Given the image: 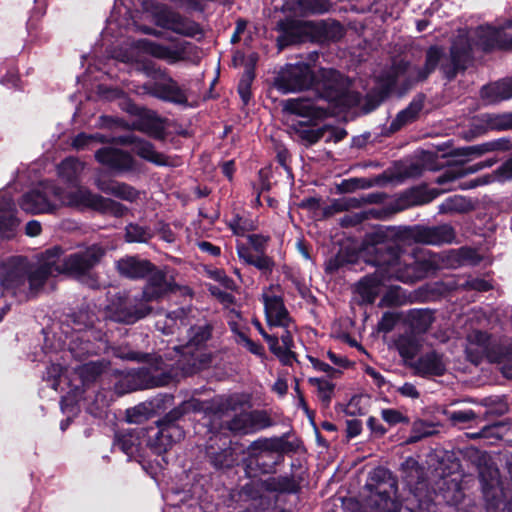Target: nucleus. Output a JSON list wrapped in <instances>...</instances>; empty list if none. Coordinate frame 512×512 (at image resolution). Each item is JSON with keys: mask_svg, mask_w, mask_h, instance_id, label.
<instances>
[{"mask_svg": "<svg viewBox=\"0 0 512 512\" xmlns=\"http://www.w3.org/2000/svg\"><path fill=\"white\" fill-rule=\"evenodd\" d=\"M94 140H96L98 142H105L106 141L105 138L102 135H99V134H96V135H86V134L82 133V134L77 135L74 138V140L72 142V145L76 149H83L86 146H88L90 142H92Z\"/></svg>", "mask_w": 512, "mask_h": 512, "instance_id": "nucleus-53", "label": "nucleus"}, {"mask_svg": "<svg viewBox=\"0 0 512 512\" xmlns=\"http://www.w3.org/2000/svg\"><path fill=\"white\" fill-rule=\"evenodd\" d=\"M121 143L131 144L132 150L135 154H137L142 159L149 161L155 165L166 166L169 164L166 156L162 153L157 152L154 146L144 139H140L135 136H128L122 138Z\"/></svg>", "mask_w": 512, "mask_h": 512, "instance_id": "nucleus-24", "label": "nucleus"}, {"mask_svg": "<svg viewBox=\"0 0 512 512\" xmlns=\"http://www.w3.org/2000/svg\"><path fill=\"white\" fill-rule=\"evenodd\" d=\"M486 123L492 130H507L512 128V112L486 115Z\"/></svg>", "mask_w": 512, "mask_h": 512, "instance_id": "nucleus-42", "label": "nucleus"}, {"mask_svg": "<svg viewBox=\"0 0 512 512\" xmlns=\"http://www.w3.org/2000/svg\"><path fill=\"white\" fill-rule=\"evenodd\" d=\"M238 257L248 265H252L255 256L251 249L243 243H238L236 246Z\"/></svg>", "mask_w": 512, "mask_h": 512, "instance_id": "nucleus-60", "label": "nucleus"}, {"mask_svg": "<svg viewBox=\"0 0 512 512\" xmlns=\"http://www.w3.org/2000/svg\"><path fill=\"white\" fill-rule=\"evenodd\" d=\"M237 344L244 346L249 352L257 356L264 355V347L252 341L245 333H239V339H236Z\"/></svg>", "mask_w": 512, "mask_h": 512, "instance_id": "nucleus-49", "label": "nucleus"}, {"mask_svg": "<svg viewBox=\"0 0 512 512\" xmlns=\"http://www.w3.org/2000/svg\"><path fill=\"white\" fill-rule=\"evenodd\" d=\"M116 183V180L109 178L102 173H99L94 180L95 186L105 194H112Z\"/></svg>", "mask_w": 512, "mask_h": 512, "instance_id": "nucleus-52", "label": "nucleus"}, {"mask_svg": "<svg viewBox=\"0 0 512 512\" xmlns=\"http://www.w3.org/2000/svg\"><path fill=\"white\" fill-rule=\"evenodd\" d=\"M263 337L268 343L269 349L273 354L276 355L281 349H283V346L279 344L278 336L263 333Z\"/></svg>", "mask_w": 512, "mask_h": 512, "instance_id": "nucleus-63", "label": "nucleus"}, {"mask_svg": "<svg viewBox=\"0 0 512 512\" xmlns=\"http://www.w3.org/2000/svg\"><path fill=\"white\" fill-rule=\"evenodd\" d=\"M111 195L118 197L122 200L132 202L137 199L138 192L132 186H130L126 183L117 181Z\"/></svg>", "mask_w": 512, "mask_h": 512, "instance_id": "nucleus-46", "label": "nucleus"}, {"mask_svg": "<svg viewBox=\"0 0 512 512\" xmlns=\"http://www.w3.org/2000/svg\"><path fill=\"white\" fill-rule=\"evenodd\" d=\"M77 327L67 343L72 356L78 359L91 354H100L109 349L106 334L92 327L93 320L87 314L80 312L73 320Z\"/></svg>", "mask_w": 512, "mask_h": 512, "instance_id": "nucleus-6", "label": "nucleus"}, {"mask_svg": "<svg viewBox=\"0 0 512 512\" xmlns=\"http://www.w3.org/2000/svg\"><path fill=\"white\" fill-rule=\"evenodd\" d=\"M60 254L61 248L54 247L47 250L36 265L28 264L27 282L31 291L40 289L48 277L60 274Z\"/></svg>", "mask_w": 512, "mask_h": 512, "instance_id": "nucleus-14", "label": "nucleus"}, {"mask_svg": "<svg viewBox=\"0 0 512 512\" xmlns=\"http://www.w3.org/2000/svg\"><path fill=\"white\" fill-rule=\"evenodd\" d=\"M498 178L500 180H509L512 179V158L503 163L496 171Z\"/></svg>", "mask_w": 512, "mask_h": 512, "instance_id": "nucleus-61", "label": "nucleus"}, {"mask_svg": "<svg viewBox=\"0 0 512 512\" xmlns=\"http://www.w3.org/2000/svg\"><path fill=\"white\" fill-rule=\"evenodd\" d=\"M146 73L153 77L152 82L142 86L143 92L163 101L185 104L187 103L186 91L168 74L161 70L145 68Z\"/></svg>", "mask_w": 512, "mask_h": 512, "instance_id": "nucleus-11", "label": "nucleus"}, {"mask_svg": "<svg viewBox=\"0 0 512 512\" xmlns=\"http://www.w3.org/2000/svg\"><path fill=\"white\" fill-rule=\"evenodd\" d=\"M84 169V163L74 157L64 159L57 167L59 178L69 184H76Z\"/></svg>", "mask_w": 512, "mask_h": 512, "instance_id": "nucleus-29", "label": "nucleus"}, {"mask_svg": "<svg viewBox=\"0 0 512 512\" xmlns=\"http://www.w3.org/2000/svg\"><path fill=\"white\" fill-rule=\"evenodd\" d=\"M397 391L404 397L417 399L420 396L419 391L412 383H404L397 388Z\"/></svg>", "mask_w": 512, "mask_h": 512, "instance_id": "nucleus-62", "label": "nucleus"}, {"mask_svg": "<svg viewBox=\"0 0 512 512\" xmlns=\"http://www.w3.org/2000/svg\"><path fill=\"white\" fill-rule=\"evenodd\" d=\"M445 415L453 424L468 423L476 418L475 412L471 409L453 411L448 410L445 411Z\"/></svg>", "mask_w": 512, "mask_h": 512, "instance_id": "nucleus-48", "label": "nucleus"}, {"mask_svg": "<svg viewBox=\"0 0 512 512\" xmlns=\"http://www.w3.org/2000/svg\"><path fill=\"white\" fill-rule=\"evenodd\" d=\"M147 276V283L140 294L144 301L149 303L162 298L170 290V284L167 282L165 274L154 265L153 271Z\"/></svg>", "mask_w": 512, "mask_h": 512, "instance_id": "nucleus-25", "label": "nucleus"}, {"mask_svg": "<svg viewBox=\"0 0 512 512\" xmlns=\"http://www.w3.org/2000/svg\"><path fill=\"white\" fill-rule=\"evenodd\" d=\"M361 397H353L346 406V413L349 415L364 414V411L359 407Z\"/></svg>", "mask_w": 512, "mask_h": 512, "instance_id": "nucleus-64", "label": "nucleus"}, {"mask_svg": "<svg viewBox=\"0 0 512 512\" xmlns=\"http://www.w3.org/2000/svg\"><path fill=\"white\" fill-rule=\"evenodd\" d=\"M125 236L128 242H146L151 238L152 234L146 227L137 224H129L126 227Z\"/></svg>", "mask_w": 512, "mask_h": 512, "instance_id": "nucleus-43", "label": "nucleus"}, {"mask_svg": "<svg viewBox=\"0 0 512 512\" xmlns=\"http://www.w3.org/2000/svg\"><path fill=\"white\" fill-rule=\"evenodd\" d=\"M232 398L216 397L207 401L189 399L165 415L157 428L148 430L147 445L155 454L165 453L175 442L184 437V431L174 422L189 412H203L206 415L222 416L232 409Z\"/></svg>", "mask_w": 512, "mask_h": 512, "instance_id": "nucleus-5", "label": "nucleus"}, {"mask_svg": "<svg viewBox=\"0 0 512 512\" xmlns=\"http://www.w3.org/2000/svg\"><path fill=\"white\" fill-rule=\"evenodd\" d=\"M268 240V237L259 234H252L248 236L249 244L257 252V254L264 253Z\"/></svg>", "mask_w": 512, "mask_h": 512, "instance_id": "nucleus-57", "label": "nucleus"}, {"mask_svg": "<svg viewBox=\"0 0 512 512\" xmlns=\"http://www.w3.org/2000/svg\"><path fill=\"white\" fill-rule=\"evenodd\" d=\"M470 347L476 345L475 352L486 355L490 362L498 363L502 373L507 378H512V344L508 346H494L490 344V337L482 331H473L468 336Z\"/></svg>", "mask_w": 512, "mask_h": 512, "instance_id": "nucleus-12", "label": "nucleus"}, {"mask_svg": "<svg viewBox=\"0 0 512 512\" xmlns=\"http://www.w3.org/2000/svg\"><path fill=\"white\" fill-rule=\"evenodd\" d=\"M109 316L116 322L133 324L136 321L148 316L152 308L141 294L129 295L118 294L108 307Z\"/></svg>", "mask_w": 512, "mask_h": 512, "instance_id": "nucleus-10", "label": "nucleus"}, {"mask_svg": "<svg viewBox=\"0 0 512 512\" xmlns=\"http://www.w3.org/2000/svg\"><path fill=\"white\" fill-rule=\"evenodd\" d=\"M488 30H501L500 27L479 26L473 31V44L470 37L466 33H460L452 43L450 54L445 56L444 49L439 46H431L426 52V59L423 66L411 65L408 62L400 61L393 65L392 82L396 83L404 78L408 84L426 80L429 75L435 71L438 65L444 76L449 80L456 77L459 72H463L467 68L470 60V52L472 46H480L483 50L497 48L484 43L485 40L491 38Z\"/></svg>", "mask_w": 512, "mask_h": 512, "instance_id": "nucleus-1", "label": "nucleus"}, {"mask_svg": "<svg viewBox=\"0 0 512 512\" xmlns=\"http://www.w3.org/2000/svg\"><path fill=\"white\" fill-rule=\"evenodd\" d=\"M18 224L15 205L11 197L2 196L0 199V235L5 238L12 237Z\"/></svg>", "mask_w": 512, "mask_h": 512, "instance_id": "nucleus-27", "label": "nucleus"}, {"mask_svg": "<svg viewBox=\"0 0 512 512\" xmlns=\"http://www.w3.org/2000/svg\"><path fill=\"white\" fill-rule=\"evenodd\" d=\"M387 475L388 472L382 468L375 469L370 474V482L366 484L371 492L369 505L375 507L377 512H399L401 505L393 497L396 492L395 483H385Z\"/></svg>", "mask_w": 512, "mask_h": 512, "instance_id": "nucleus-9", "label": "nucleus"}, {"mask_svg": "<svg viewBox=\"0 0 512 512\" xmlns=\"http://www.w3.org/2000/svg\"><path fill=\"white\" fill-rule=\"evenodd\" d=\"M382 419L389 425H396L398 423H408V418L396 409H383L381 411Z\"/></svg>", "mask_w": 512, "mask_h": 512, "instance_id": "nucleus-51", "label": "nucleus"}, {"mask_svg": "<svg viewBox=\"0 0 512 512\" xmlns=\"http://www.w3.org/2000/svg\"><path fill=\"white\" fill-rule=\"evenodd\" d=\"M266 320L269 326L288 328L291 322L289 313L283 303L278 286H270L262 293Z\"/></svg>", "mask_w": 512, "mask_h": 512, "instance_id": "nucleus-16", "label": "nucleus"}, {"mask_svg": "<svg viewBox=\"0 0 512 512\" xmlns=\"http://www.w3.org/2000/svg\"><path fill=\"white\" fill-rule=\"evenodd\" d=\"M395 345L400 356L405 360L413 359L422 346L420 340L412 334L399 336Z\"/></svg>", "mask_w": 512, "mask_h": 512, "instance_id": "nucleus-32", "label": "nucleus"}, {"mask_svg": "<svg viewBox=\"0 0 512 512\" xmlns=\"http://www.w3.org/2000/svg\"><path fill=\"white\" fill-rule=\"evenodd\" d=\"M324 33L328 39L337 41L344 34L343 26L339 22L327 23L324 27Z\"/></svg>", "mask_w": 512, "mask_h": 512, "instance_id": "nucleus-54", "label": "nucleus"}, {"mask_svg": "<svg viewBox=\"0 0 512 512\" xmlns=\"http://www.w3.org/2000/svg\"><path fill=\"white\" fill-rule=\"evenodd\" d=\"M254 79V71L252 68H247L243 73L239 84H238V92L244 103H247L250 100L251 92V84Z\"/></svg>", "mask_w": 512, "mask_h": 512, "instance_id": "nucleus-44", "label": "nucleus"}, {"mask_svg": "<svg viewBox=\"0 0 512 512\" xmlns=\"http://www.w3.org/2000/svg\"><path fill=\"white\" fill-rule=\"evenodd\" d=\"M283 112L290 121L291 116L306 118L308 121L323 118L326 115L324 108L315 105L314 101L308 98H292L282 102Z\"/></svg>", "mask_w": 512, "mask_h": 512, "instance_id": "nucleus-20", "label": "nucleus"}, {"mask_svg": "<svg viewBox=\"0 0 512 512\" xmlns=\"http://www.w3.org/2000/svg\"><path fill=\"white\" fill-rule=\"evenodd\" d=\"M63 372V367L60 364H51L47 367L46 377L49 381H51V387L53 389H57L58 381L57 378L61 376Z\"/></svg>", "mask_w": 512, "mask_h": 512, "instance_id": "nucleus-59", "label": "nucleus"}, {"mask_svg": "<svg viewBox=\"0 0 512 512\" xmlns=\"http://www.w3.org/2000/svg\"><path fill=\"white\" fill-rule=\"evenodd\" d=\"M480 170H482V166L480 163H476L468 167H451L445 170L440 176H438L436 182L440 185H444L450 182H454L455 180L463 178L469 174H474Z\"/></svg>", "mask_w": 512, "mask_h": 512, "instance_id": "nucleus-33", "label": "nucleus"}, {"mask_svg": "<svg viewBox=\"0 0 512 512\" xmlns=\"http://www.w3.org/2000/svg\"><path fill=\"white\" fill-rule=\"evenodd\" d=\"M258 270L264 274H270L274 268V261L265 253L256 254L254 262L252 263Z\"/></svg>", "mask_w": 512, "mask_h": 512, "instance_id": "nucleus-50", "label": "nucleus"}, {"mask_svg": "<svg viewBox=\"0 0 512 512\" xmlns=\"http://www.w3.org/2000/svg\"><path fill=\"white\" fill-rule=\"evenodd\" d=\"M368 186L369 184L366 180L353 178L343 181L341 184V189L343 192L349 193L355 191L356 189L366 188Z\"/></svg>", "mask_w": 512, "mask_h": 512, "instance_id": "nucleus-58", "label": "nucleus"}, {"mask_svg": "<svg viewBox=\"0 0 512 512\" xmlns=\"http://www.w3.org/2000/svg\"><path fill=\"white\" fill-rule=\"evenodd\" d=\"M212 463L216 468H230L238 462L234 449L231 447L221 450L211 456Z\"/></svg>", "mask_w": 512, "mask_h": 512, "instance_id": "nucleus-41", "label": "nucleus"}, {"mask_svg": "<svg viewBox=\"0 0 512 512\" xmlns=\"http://www.w3.org/2000/svg\"><path fill=\"white\" fill-rule=\"evenodd\" d=\"M118 273L126 278L137 280L145 278L153 271V264L136 256H126L116 262Z\"/></svg>", "mask_w": 512, "mask_h": 512, "instance_id": "nucleus-23", "label": "nucleus"}, {"mask_svg": "<svg viewBox=\"0 0 512 512\" xmlns=\"http://www.w3.org/2000/svg\"><path fill=\"white\" fill-rule=\"evenodd\" d=\"M504 28H512V20L507 21L505 26L500 27L501 30H488L492 36L485 40L484 43L490 46H497L499 49L512 50V34L506 33Z\"/></svg>", "mask_w": 512, "mask_h": 512, "instance_id": "nucleus-36", "label": "nucleus"}, {"mask_svg": "<svg viewBox=\"0 0 512 512\" xmlns=\"http://www.w3.org/2000/svg\"><path fill=\"white\" fill-rule=\"evenodd\" d=\"M275 86L283 94L314 86L319 98L339 108H348L358 102V96L349 90V81L338 71L321 68L313 74L305 63L286 65L277 76Z\"/></svg>", "mask_w": 512, "mask_h": 512, "instance_id": "nucleus-3", "label": "nucleus"}, {"mask_svg": "<svg viewBox=\"0 0 512 512\" xmlns=\"http://www.w3.org/2000/svg\"><path fill=\"white\" fill-rule=\"evenodd\" d=\"M413 238L424 244L440 245L453 242L455 239V231L453 227L448 224L434 227H419L414 230Z\"/></svg>", "mask_w": 512, "mask_h": 512, "instance_id": "nucleus-22", "label": "nucleus"}, {"mask_svg": "<svg viewBox=\"0 0 512 512\" xmlns=\"http://www.w3.org/2000/svg\"><path fill=\"white\" fill-rule=\"evenodd\" d=\"M423 105L421 101H413L410 105L404 110L400 111L395 120L392 122L391 127L394 130L400 129L402 126L413 122L419 112L421 111Z\"/></svg>", "mask_w": 512, "mask_h": 512, "instance_id": "nucleus-38", "label": "nucleus"}, {"mask_svg": "<svg viewBox=\"0 0 512 512\" xmlns=\"http://www.w3.org/2000/svg\"><path fill=\"white\" fill-rule=\"evenodd\" d=\"M106 368V365L101 362H89L82 366L81 368V376L84 378L85 381H91L94 380L97 376H99L104 369Z\"/></svg>", "mask_w": 512, "mask_h": 512, "instance_id": "nucleus-47", "label": "nucleus"}, {"mask_svg": "<svg viewBox=\"0 0 512 512\" xmlns=\"http://www.w3.org/2000/svg\"><path fill=\"white\" fill-rule=\"evenodd\" d=\"M375 264L378 270L359 281L357 290L363 301L373 303L386 279L395 278L404 283H413L440 268L439 255H423L414 259L410 254L401 253L393 243H378L375 247Z\"/></svg>", "mask_w": 512, "mask_h": 512, "instance_id": "nucleus-2", "label": "nucleus"}, {"mask_svg": "<svg viewBox=\"0 0 512 512\" xmlns=\"http://www.w3.org/2000/svg\"><path fill=\"white\" fill-rule=\"evenodd\" d=\"M306 122H299V125H291V128L295 130L299 138L306 141L308 144H314L323 138L326 134V127L318 129H308L305 127Z\"/></svg>", "mask_w": 512, "mask_h": 512, "instance_id": "nucleus-39", "label": "nucleus"}, {"mask_svg": "<svg viewBox=\"0 0 512 512\" xmlns=\"http://www.w3.org/2000/svg\"><path fill=\"white\" fill-rule=\"evenodd\" d=\"M27 213H50L60 206H82L111 214L116 217L123 216L127 208L101 195L91 192L85 187H77L74 191L64 192L52 182H41L34 189L25 193L19 203Z\"/></svg>", "mask_w": 512, "mask_h": 512, "instance_id": "nucleus-4", "label": "nucleus"}, {"mask_svg": "<svg viewBox=\"0 0 512 512\" xmlns=\"http://www.w3.org/2000/svg\"><path fill=\"white\" fill-rule=\"evenodd\" d=\"M95 158L100 164L117 172L130 171L134 167V159L129 153L113 147L97 150Z\"/></svg>", "mask_w": 512, "mask_h": 512, "instance_id": "nucleus-21", "label": "nucleus"}, {"mask_svg": "<svg viewBox=\"0 0 512 512\" xmlns=\"http://www.w3.org/2000/svg\"><path fill=\"white\" fill-rule=\"evenodd\" d=\"M271 425V420L266 413L261 411L243 412L236 415L228 423L229 430L241 433L250 434L256 431L267 428Z\"/></svg>", "mask_w": 512, "mask_h": 512, "instance_id": "nucleus-19", "label": "nucleus"}, {"mask_svg": "<svg viewBox=\"0 0 512 512\" xmlns=\"http://www.w3.org/2000/svg\"><path fill=\"white\" fill-rule=\"evenodd\" d=\"M183 315L184 311L182 309L165 315L163 319L157 320V330L161 331L163 334H174L179 330L180 325L184 324Z\"/></svg>", "mask_w": 512, "mask_h": 512, "instance_id": "nucleus-34", "label": "nucleus"}, {"mask_svg": "<svg viewBox=\"0 0 512 512\" xmlns=\"http://www.w3.org/2000/svg\"><path fill=\"white\" fill-rule=\"evenodd\" d=\"M287 9L300 16L324 14L331 8L329 0H292L287 2Z\"/></svg>", "mask_w": 512, "mask_h": 512, "instance_id": "nucleus-28", "label": "nucleus"}, {"mask_svg": "<svg viewBox=\"0 0 512 512\" xmlns=\"http://www.w3.org/2000/svg\"><path fill=\"white\" fill-rule=\"evenodd\" d=\"M458 287L464 290H476L480 292L491 289V284L485 279L477 277H469L458 283Z\"/></svg>", "mask_w": 512, "mask_h": 512, "instance_id": "nucleus-45", "label": "nucleus"}, {"mask_svg": "<svg viewBox=\"0 0 512 512\" xmlns=\"http://www.w3.org/2000/svg\"><path fill=\"white\" fill-rule=\"evenodd\" d=\"M170 380L171 375L157 364L122 373L115 389L117 393L125 394L136 390L165 386Z\"/></svg>", "mask_w": 512, "mask_h": 512, "instance_id": "nucleus-8", "label": "nucleus"}, {"mask_svg": "<svg viewBox=\"0 0 512 512\" xmlns=\"http://www.w3.org/2000/svg\"><path fill=\"white\" fill-rule=\"evenodd\" d=\"M153 16L155 23L164 28L187 37H195L201 34L200 26L191 19L183 17L179 13L166 6H155Z\"/></svg>", "mask_w": 512, "mask_h": 512, "instance_id": "nucleus-15", "label": "nucleus"}, {"mask_svg": "<svg viewBox=\"0 0 512 512\" xmlns=\"http://www.w3.org/2000/svg\"><path fill=\"white\" fill-rule=\"evenodd\" d=\"M471 203L465 197L454 195L445 199L438 207L440 214L464 213L471 209Z\"/></svg>", "mask_w": 512, "mask_h": 512, "instance_id": "nucleus-35", "label": "nucleus"}, {"mask_svg": "<svg viewBox=\"0 0 512 512\" xmlns=\"http://www.w3.org/2000/svg\"><path fill=\"white\" fill-rule=\"evenodd\" d=\"M308 359L309 362L312 364L313 368L320 372H324L329 376H336L339 373L338 369L331 367L330 365L316 357L308 356Z\"/></svg>", "mask_w": 512, "mask_h": 512, "instance_id": "nucleus-55", "label": "nucleus"}, {"mask_svg": "<svg viewBox=\"0 0 512 512\" xmlns=\"http://www.w3.org/2000/svg\"><path fill=\"white\" fill-rule=\"evenodd\" d=\"M104 253V249L97 245L80 249L63 258L61 253L59 256L60 273L74 277L83 276L99 263Z\"/></svg>", "mask_w": 512, "mask_h": 512, "instance_id": "nucleus-13", "label": "nucleus"}, {"mask_svg": "<svg viewBox=\"0 0 512 512\" xmlns=\"http://www.w3.org/2000/svg\"><path fill=\"white\" fill-rule=\"evenodd\" d=\"M309 382L317 388L318 397L321 402L325 406L329 405L334 393V384L324 378H310Z\"/></svg>", "mask_w": 512, "mask_h": 512, "instance_id": "nucleus-40", "label": "nucleus"}, {"mask_svg": "<svg viewBox=\"0 0 512 512\" xmlns=\"http://www.w3.org/2000/svg\"><path fill=\"white\" fill-rule=\"evenodd\" d=\"M139 46L151 56L166 60L169 63H175L181 59L178 51L169 48L168 46L158 44L149 40H141L138 42Z\"/></svg>", "mask_w": 512, "mask_h": 512, "instance_id": "nucleus-30", "label": "nucleus"}, {"mask_svg": "<svg viewBox=\"0 0 512 512\" xmlns=\"http://www.w3.org/2000/svg\"><path fill=\"white\" fill-rule=\"evenodd\" d=\"M211 335V324L207 322L199 323L187 330L186 342L182 346L174 347L181 354V361L184 362L182 368L186 372L193 373L208 363L209 356L204 352V349Z\"/></svg>", "mask_w": 512, "mask_h": 512, "instance_id": "nucleus-7", "label": "nucleus"}, {"mask_svg": "<svg viewBox=\"0 0 512 512\" xmlns=\"http://www.w3.org/2000/svg\"><path fill=\"white\" fill-rule=\"evenodd\" d=\"M28 263L24 259L12 260L0 268V282L5 290L13 294L24 291L27 283Z\"/></svg>", "mask_w": 512, "mask_h": 512, "instance_id": "nucleus-17", "label": "nucleus"}, {"mask_svg": "<svg viewBox=\"0 0 512 512\" xmlns=\"http://www.w3.org/2000/svg\"><path fill=\"white\" fill-rule=\"evenodd\" d=\"M138 445V434L132 431L120 432L116 434L114 448H118L126 455L131 456L137 450Z\"/></svg>", "mask_w": 512, "mask_h": 512, "instance_id": "nucleus-37", "label": "nucleus"}, {"mask_svg": "<svg viewBox=\"0 0 512 512\" xmlns=\"http://www.w3.org/2000/svg\"><path fill=\"white\" fill-rule=\"evenodd\" d=\"M481 99L486 104H495L512 98V77L482 87Z\"/></svg>", "mask_w": 512, "mask_h": 512, "instance_id": "nucleus-26", "label": "nucleus"}, {"mask_svg": "<svg viewBox=\"0 0 512 512\" xmlns=\"http://www.w3.org/2000/svg\"><path fill=\"white\" fill-rule=\"evenodd\" d=\"M447 365L448 361L443 353L431 350L422 354L411 364V367L420 377H435L444 375Z\"/></svg>", "mask_w": 512, "mask_h": 512, "instance_id": "nucleus-18", "label": "nucleus"}, {"mask_svg": "<svg viewBox=\"0 0 512 512\" xmlns=\"http://www.w3.org/2000/svg\"><path fill=\"white\" fill-rule=\"evenodd\" d=\"M397 322V316L391 312H385L378 323L379 330L382 332H390Z\"/></svg>", "mask_w": 512, "mask_h": 512, "instance_id": "nucleus-56", "label": "nucleus"}, {"mask_svg": "<svg viewBox=\"0 0 512 512\" xmlns=\"http://www.w3.org/2000/svg\"><path fill=\"white\" fill-rule=\"evenodd\" d=\"M433 321V313L427 309L411 310L408 314L409 325L415 333H425Z\"/></svg>", "mask_w": 512, "mask_h": 512, "instance_id": "nucleus-31", "label": "nucleus"}]
</instances>
